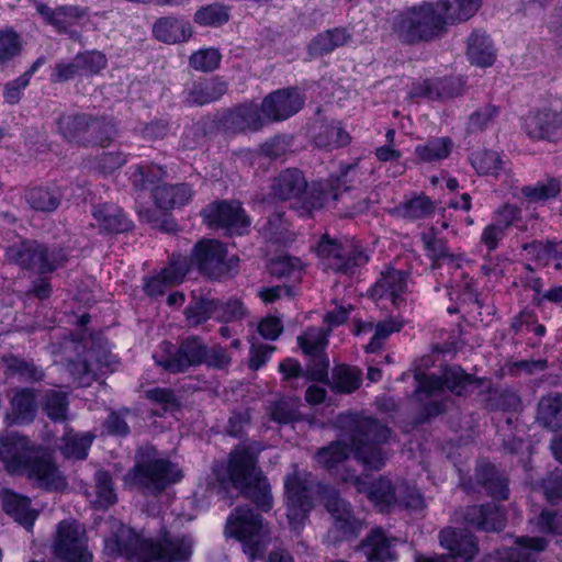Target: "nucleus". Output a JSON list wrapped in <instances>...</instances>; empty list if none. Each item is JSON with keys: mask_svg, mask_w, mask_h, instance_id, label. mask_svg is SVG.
<instances>
[{"mask_svg": "<svg viewBox=\"0 0 562 562\" xmlns=\"http://www.w3.org/2000/svg\"><path fill=\"white\" fill-rule=\"evenodd\" d=\"M25 199L30 206L40 212H53L60 203V194L56 189L34 187L27 190Z\"/></svg>", "mask_w": 562, "mask_h": 562, "instance_id": "obj_34", "label": "nucleus"}, {"mask_svg": "<svg viewBox=\"0 0 562 562\" xmlns=\"http://www.w3.org/2000/svg\"><path fill=\"white\" fill-rule=\"evenodd\" d=\"M468 58L477 67H491L496 59V49L490 36L482 31H474L468 40Z\"/></svg>", "mask_w": 562, "mask_h": 562, "instance_id": "obj_25", "label": "nucleus"}, {"mask_svg": "<svg viewBox=\"0 0 562 562\" xmlns=\"http://www.w3.org/2000/svg\"><path fill=\"white\" fill-rule=\"evenodd\" d=\"M216 306L217 302L214 301H203L196 303L195 305L191 306L187 312L189 322L195 325L201 324L202 322L206 321L213 315H216Z\"/></svg>", "mask_w": 562, "mask_h": 562, "instance_id": "obj_57", "label": "nucleus"}, {"mask_svg": "<svg viewBox=\"0 0 562 562\" xmlns=\"http://www.w3.org/2000/svg\"><path fill=\"white\" fill-rule=\"evenodd\" d=\"M35 9L48 24L58 31H66L68 26L74 25L85 15L83 11L77 7H59L53 10L41 1H35Z\"/></svg>", "mask_w": 562, "mask_h": 562, "instance_id": "obj_27", "label": "nucleus"}, {"mask_svg": "<svg viewBox=\"0 0 562 562\" xmlns=\"http://www.w3.org/2000/svg\"><path fill=\"white\" fill-rule=\"evenodd\" d=\"M481 5L482 0H440L436 7L424 4L401 14L395 31L405 42L428 40L447 23L467 21Z\"/></svg>", "mask_w": 562, "mask_h": 562, "instance_id": "obj_1", "label": "nucleus"}, {"mask_svg": "<svg viewBox=\"0 0 562 562\" xmlns=\"http://www.w3.org/2000/svg\"><path fill=\"white\" fill-rule=\"evenodd\" d=\"M401 329V324L390 319L382 323H379L375 326L374 335L371 341L367 345L366 349L368 352H373L381 347L383 341L394 331Z\"/></svg>", "mask_w": 562, "mask_h": 562, "instance_id": "obj_53", "label": "nucleus"}, {"mask_svg": "<svg viewBox=\"0 0 562 562\" xmlns=\"http://www.w3.org/2000/svg\"><path fill=\"white\" fill-rule=\"evenodd\" d=\"M349 143V135L339 126L330 125L324 131V135L316 138L319 147H340Z\"/></svg>", "mask_w": 562, "mask_h": 562, "instance_id": "obj_50", "label": "nucleus"}, {"mask_svg": "<svg viewBox=\"0 0 562 562\" xmlns=\"http://www.w3.org/2000/svg\"><path fill=\"white\" fill-rule=\"evenodd\" d=\"M257 451L254 445L238 447L231 454L226 479L241 491L256 490L258 492V499L256 501L258 506L267 510L271 507V497L268 483L256 467Z\"/></svg>", "mask_w": 562, "mask_h": 562, "instance_id": "obj_6", "label": "nucleus"}, {"mask_svg": "<svg viewBox=\"0 0 562 562\" xmlns=\"http://www.w3.org/2000/svg\"><path fill=\"white\" fill-rule=\"evenodd\" d=\"M94 494L95 495L92 502L100 507H108L115 502L116 497L113 492L112 482L108 473H97Z\"/></svg>", "mask_w": 562, "mask_h": 562, "instance_id": "obj_48", "label": "nucleus"}, {"mask_svg": "<svg viewBox=\"0 0 562 562\" xmlns=\"http://www.w3.org/2000/svg\"><path fill=\"white\" fill-rule=\"evenodd\" d=\"M303 263L300 258L282 256L271 261L270 271L278 277L300 279Z\"/></svg>", "mask_w": 562, "mask_h": 562, "instance_id": "obj_46", "label": "nucleus"}, {"mask_svg": "<svg viewBox=\"0 0 562 562\" xmlns=\"http://www.w3.org/2000/svg\"><path fill=\"white\" fill-rule=\"evenodd\" d=\"M182 477L178 465L159 458L155 449H147L137 459L133 474L126 476V483L162 490L168 484L177 483Z\"/></svg>", "mask_w": 562, "mask_h": 562, "instance_id": "obj_9", "label": "nucleus"}, {"mask_svg": "<svg viewBox=\"0 0 562 562\" xmlns=\"http://www.w3.org/2000/svg\"><path fill=\"white\" fill-rule=\"evenodd\" d=\"M465 519L483 530H499L504 526V515L495 505L472 507L468 510Z\"/></svg>", "mask_w": 562, "mask_h": 562, "instance_id": "obj_31", "label": "nucleus"}, {"mask_svg": "<svg viewBox=\"0 0 562 562\" xmlns=\"http://www.w3.org/2000/svg\"><path fill=\"white\" fill-rule=\"evenodd\" d=\"M326 507L335 517L338 528H344L345 525L350 522V509L346 502L335 497L327 502Z\"/></svg>", "mask_w": 562, "mask_h": 562, "instance_id": "obj_62", "label": "nucleus"}, {"mask_svg": "<svg viewBox=\"0 0 562 562\" xmlns=\"http://www.w3.org/2000/svg\"><path fill=\"white\" fill-rule=\"evenodd\" d=\"M225 246L217 240H202L193 251L192 260L203 273L220 278L231 272L238 262L236 256L226 258Z\"/></svg>", "mask_w": 562, "mask_h": 562, "instance_id": "obj_15", "label": "nucleus"}, {"mask_svg": "<svg viewBox=\"0 0 562 562\" xmlns=\"http://www.w3.org/2000/svg\"><path fill=\"white\" fill-rule=\"evenodd\" d=\"M80 63H78V55L75 57L72 61L69 63H60L56 65L53 74V81H66L75 78L78 75H83L81 71Z\"/></svg>", "mask_w": 562, "mask_h": 562, "instance_id": "obj_61", "label": "nucleus"}, {"mask_svg": "<svg viewBox=\"0 0 562 562\" xmlns=\"http://www.w3.org/2000/svg\"><path fill=\"white\" fill-rule=\"evenodd\" d=\"M93 218L100 229L110 233H122L131 227V223L123 212L111 204L95 206L93 210Z\"/></svg>", "mask_w": 562, "mask_h": 562, "instance_id": "obj_29", "label": "nucleus"}, {"mask_svg": "<svg viewBox=\"0 0 562 562\" xmlns=\"http://www.w3.org/2000/svg\"><path fill=\"white\" fill-rule=\"evenodd\" d=\"M471 164L480 175L494 177H498L505 171L506 166L501 155L494 150H479L473 153Z\"/></svg>", "mask_w": 562, "mask_h": 562, "instance_id": "obj_35", "label": "nucleus"}, {"mask_svg": "<svg viewBox=\"0 0 562 562\" xmlns=\"http://www.w3.org/2000/svg\"><path fill=\"white\" fill-rule=\"evenodd\" d=\"M432 211L431 201L425 195H418L412 198L401 205H398L394 212L397 216L416 220L426 216Z\"/></svg>", "mask_w": 562, "mask_h": 562, "instance_id": "obj_42", "label": "nucleus"}, {"mask_svg": "<svg viewBox=\"0 0 562 562\" xmlns=\"http://www.w3.org/2000/svg\"><path fill=\"white\" fill-rule=\"evenodd\" d=\"M190 268L189 261L182 256H172L170 265L158 276L153 277L145 282V291L149 295H160L165 289L183 281Z\"/></svg>", "mask_w": 562, "mask_h": 562, "instance_id": "obj_23", "label": "nucleus"}, {"mask_svg": "<svg viewBox=\"0 0 562 562\" xmlns=\"http://www.w3.org/2000/svg\"><path fill=\"white\" fill-rule=\"evenodd\" d=\"M544 547L546 541L542 538H521L514 548L502 553L499 562H530Z\"/></svg>", "mask_w": 562, "mask_h": 562, "instance_id": "obj_32", "label": "nucleus"}, {"mask_svg": "<svg viewBox=\"0 0 562 562\" xmlns=\"http://www.w3.org/2000/svg\"><path fill=\"white\" fill-rule=\"evenodd\" d=\"M423 243L427 255L431 259L442 261L439 265L440 267L447 265L450 268L452 266V256L448 255L442 240L437 237L432 229L423 235Z\"/></svg>", "mask_w": 562, "mask_h": 562, "instance_id": "obj_47", "label": "nucleus"}, {"mask_svg": "<svg viewBox=\"0 0 562 562\" xmlns=\"http://www.w3.org/2000/svg\"><path fill=\"white\" fill-rule=\"evenodd\" d=\"M194 21L203 26H220L228 21V11L224 5L210 4L195 12Z\"/></svg>", "mask_w": 562, "mask_h": 562, "instance_id": "obj_44", "label": "nucleus"}, {"mask_svg": "<svg viewBox=\"0 0 562 562\" xmlns=\"http://www.w3.org/2000/svg\"><path fill=\"white\" fill-rule=\"evenodd\" d=\"M20 52V41L13 31H0V61L10 59Z\"/></svg>", "mask_w": 562, "mask_h": 562, "instance_id": "obj_58", "label": "nucleus"}, {"mask_svg": "<svg viewBox=\"0 0 562 562\" xmlns=\"http://www.w3.org/2000/svg\"><path fill=\"white\" fill-rule=\"evenodd\" d=\"M316 254L327 268L342 273H352L355 268L367 263L369 259L367 254L352 240H345L341 244L327 236L319 240Z\"/></svg>", "mask_w": 562, "mask_h": 562, "instance_id": "obj_12", "label": "nucleus"}, {"mask_svg": "<svg viewBox=\"0 0 562 562\" xmlns=\"http://www.w3.org/2000/svg\"><path fill=\"white\" fill-rule=\"evenodd\" d=\"M394 541V539L386 538L381 530H374L364 540L360 550L369 561H392L395 558L393 552Z\"/></svg>", "mask_w": 562, "mask_h": 562, "instance_id": "obj_28", "label": "nucleus"}, {"mask_svg": "<svg viewBox=\"0 0 562 562\" xmlns=\"http://www.w3.org/2000/svg\"><path fill=\"white\" fill-rule=\"evenodd\" d=\"M54 554L64 562H91L85 529L75 520L58 525L54 542Z\"/></svg>", "mask_w": 562, "mask_h": 562, "instance_id": "obj_13", "label": "nucleus"}, {"mask_svg": "<svg viewBox=\"0 0 562 562\" xmlns=\"http://www.w3.org/2000/svg\"><path fill=\"white\" fill-rule=\"evenodd\" d=\"M225 535L239 540L250 559L260 558L268 541V532L261 519L248 508L238 507L229 515Z\"/></svg>", "mask_w": 562, "mask_h": 562, "instance_id": "obj_10", "label": "nucleus"}, {"mask_svg": "<svg viewBox=\"0 0 562 562\" xmlns=\"http://www.w3.org/2000/svg\"><path fill=\"white\" fill-rule=\"evenodd\" d=\"M216 316L225 322L241 318L245 315L243 303L238 300L228 301L226 304L217 303Z\"/></svg>", "mask_w": 562, "mask_h": 562, "instance_id": "obj_63", "label": "nucleus"}, {"mask_svg": "<svg viewBox=\"0 0 562 562\" xmlns=\"http://www.w3.org/2000/svg\"><path fill=\"white\" fill-rule=\"evenodd\" d=\"M505 234L506 229L492 220V222L483 229L481 241L488 251H493L498 247V244L505 237Z\"/></svg>", "mask_w": 562, "mask_h": 562, "instance_id": "obj_59", "label": "nucleus"}, {"mask_svg": "<svg viewBox=\"0 0 562 562\" xmlns=\"http://www.w3.org/2000/svg\"><path fill=\"white\" fill-rule=\"evenodd\" d=\"M190 537L154 541L135 533L132 529L115 522V532L105 539L104 552L109 557L124 555L133 562H169L184 560L192 552Z\"/></svg>", "mask_w": 562, "mask_h": 562, "instance_id": "obj_3", "label": "nucleus"}, {"mask_svg": "<svg viewBox=\"0 0 562 562\" xmlns=\"http://www.w3.org/2000/svg\"><path fill=\"white\" fill-rule=\"evenodd\" d=\"M561 191V184L557 179H548L521 189L522 195L530 203H542L555 198Z\"/></svg>", "mask_w": 562, "mask_h": 562, "instance_id": "obj_39", "label": "nucleus"}, {"mask_svg": "<svg viewBox=\"0 0 562 562\" xmlns=\"http://www.w3.org/2000/svg\"><path fill=\"white\" fill-rule=\"evenodd\" d=\"M92 442V436L89 434L66 432L58 448L67 458L83 459L88 454V449Z\"/></svg>", "mask_w": 562, "mask_h": 562, "instance_id": "obj_36", "label": "nucleus"}, {"mask_svg": "<svg viewBox=\"0 0 562 562\" xmlns=\"http://www.w3.org/2000/svg\"><path fill=\"white\" fill-rule=\"evenodd\" d=\"M206 358V349L201 340L188 339L178 349V351L165 359L157 360V363L171 372H181L191 366L201 363Z\"/></svg>", "mask_w": 562, "mask_h": 562, "instance_id": "obj_22", "label": "nucleus"}, {"mask_svg": "<svg viewBox=\"0 0 562 562\" xmlns=\"http://www.w3.org/2000/svg\"><path fill=\"white\" fill-rule=\"evenodd\" d=\"M451 142L448 138H434L415 149L418 158L426 162L445 159L451 151Z\"/></svg>", "mask_w": 562, "mask_h": 562, "instance_id": "obj_41", "label": "nucleus"}, {"mask_svg": "<svg viewBox=\"0 0 562 562\" xmlns=\"http://www.w3.org/2000/svg\"><path fill=\"white\" fill-rule=\"evenodd\" d=\"M522 250L526 252L527 259L548 265L551 259L562 258V241L559 244L532 241L525 244Z\"/></svg>", "mask_w": 562, "mask_h": 562, "instance_id": "obj_40", "label": "nucleus"}, {"mask_svg": "<svg viewBox=\"0 0 562 562\" xmlns=\"http://www.w3.org/2000/svg\"><path fill=\"white\" fill-rule=\"evenodd\" d=\"M44 409L47 416L52 419H65L67 418V398L63 392H52L47 395Z\"/></svg>", "mask_w": 562, "mask_h": 562, "instance_id": "obj_51", "label": "nucleus"}, {"mask_svg": "<svg viewBox=\"0 0 562 562\" xmlns=\"http://www.w3.org/2000/svg\"><path fill=\"white\" fill-rule=\"evenodd\" d=\"M125 156L119 151L103 153L99 158L97 168L102 173H111L125 164Z\"/></svg>", "mask_w": 562, "mask_h": 562, "instance_id": "obj_64", "label": "nucleus"}, {"mask_svg": "<svg viewBox=\"0 0 562 562\" xmlns=\"http://www.w3.org/2000/svg\"><path fill=\"white\" fill-rule=\"evenodd\" d=\"M78 63L81 65L82 74L93 75L106 66V58L102 53L93 50L78 54Z\"/></svg>", "mask_w": 562, "mask_h": 562, "instance_id": "obj_55", "label": "nucleus"}, {"mask_svg": "<svg viewBox=\"0 0 562 562\" xmlns=\"http://www.w3.org/2000/svg\"><path fill=\"white\" fill-rule=\"evenodd\" d=\"M154 34L161 42L177 43L188 40L191 36V29L188 23L161 19L155 23Z\"/></svg>", "mask_w": 562, "mask_h": 562, "instance_id": "obj_33", "label": "nucleus"}, {"mask_svg": "<svg viewBox=\"0 0 562 562\" xmlns=\"http://www.w3.org/2000/svg\"><path fill=\"white\" fill-rule=\"evenodd\" d=\"M265 116L262 117L256 105H241L237 108L233 114V122L241 130H259L263 124Z\"/></svg>", "mask_w": 562, "mask_h": 562, "instance_id": "obj_43", "label": "nucleus"}, {"mask_svg": "<svg viewBox=\"0 0 562 562\" xmlns=\"http://www.w3.org/2000/svg\"><path fill=\"white\" fill-rule=\"evenodd\" d=\"M226 92V83L214 79L194 82L188 91L187 102L192 105H203L218 100Z\"/></svg>", "mask_w": 562, "mask_h": 562, "instance_id": "obj_30", "label": "nucleus"}, {"mask_svg": "<svg viewBox=\"0 0 562 562\" xmlns=\"http://www.w3.org/2000/svg\"><path fill=\"white\" fill-rule=\"evenodd\" d=\"M7 259L23 269L46 273L60 267L66 261V256L60 250H49L35 240H21L7 249Z\"/></svg>", "mask_w": 562, "mask_h": 562, "instance_id": "obj_11", "label": "nucleus"}, {"mask_svg": "<svg viewBox=\"0 0 562 562\" xmlns=\"http://www.w3.org/2000/svg\"><path fill=\"white\" fill-rule=\"evenodd\" d=\"M316 461L321 467L335 472L342 481L353 482L358 491L367 493L369 499L381 510L387 508L396 501L395 490L389 480L380 479L372 486L368 487L367 483L360 477L344 473L348 472L350 459L340 441L321 449L316 454Z\"/></svg>", "mask_w": 562, "mask_h": 562, "instance_id": "obj_5", "label": "nucleus"}, {"mask_svg": "<svg viewBox=\"0 0 562 562\" xmlns=\"http://www.w3.org/2000/svg\"><path fill=\"white\" fill-rule=\"evenodd\" d=\"M3 509L15 521L30 529L38 512L31 506V501L27 497L19 495L12 491H4L2 493Z\"/></svg>", "mask_w": 562, "mask_h": 562, "instance_id": "obj_26", "label": "nucleus"}, {"mask_svg": "<svg viewBox=\"0 0 562 562\" xmlns=\"http://www.w3.org/2000/svg\"><path fill=\"white\" fill-rule=\"evenodd\" d=\"M59 130L63 136L69 140H79L85 138V134L95 136L100 145L112 139L115 135V127L110 122L92 120L88 121L85 115H68L59 121Z\"/></svg>", "mask_w": 562, "mask_h": 562, "instance_id": "obj_18", "label": "nucleus"}, {"mask_svg": "<svg viewBox=\"0 0 562 562\" xmlns=\"http://www.w3.org/2000/svg\"><path fill=\"white\" fill-rule=\"evenodd\" d=\"M492 220L507 231L521 220V211L518 206L506 203L493 213Z\"/></svg>", "mask_w": 562, "mask_h": 562, "instance_id": "obj_52", "label": "nucleus"}, {"mask_svg": "<svg viewBox=\"0 0 562 562\" xmlns=\"http://www.w3.org/2000/svg\"><path fill=\"white\" fill-rule=\"evenodd\" d=\"M0 460L11 473L25 474L37 485L48 490H60L66 480L50 454L31 445L13 432L0 436Z\"/></svg>", "mask_w": 562, "mask_h": 562, "instance_id": "obj_2", "label": "nucleus"}, {"mask_svg": "<svg viewBox=\"0 0 562 562\" xmlns=\"http://www.w3.org/2000/svg\"><path fill=\"white\" fill-rule=\"evenodd\" d=\"M164 171L157 166H136L132 169L130 180L137 190L149 191L160 209H172L188 203L192 190L188 184H160Z\"/></svg>", "mask_w": 562, "mask_h": 562, "instance_id": "obj_8", "label": "nucleus"}, {"mask_svg": "<svg viewBox=\"0 0 562 562\" xmlns=\"http://www.w3.org/2000/svg\"><path fill=\"white\" fill-rule=\"evenodd\" d=\"M417 394L420 401H428L426 412L429 417H437L448 412L453 402L446 395L447 390L461 396L473 393L481 386L479 380L465 373L460 367L443 369L440 378L434 374L416 373Z\"/></svg>", "mask_w": 562, "mask_h": 562, "instance_id": "obj_4", "label": "nucleus"}, {"mask_svg": "<svg viewBox=\"0 0 562 562\" xmlns=\"http://www.w3.org/2000/svg\"><path fill=\"white\" fill-rule=\"evenodd\" d=\"M360 371L356 368L339 366L331 376V389L339 393H351L360 386Z\"/></svg>", "mask_w": 562, "mask_h": 562, "instance_id": "obj_38", "label": "nucleus"}, {"mask_svg": "<svg viewBox=\"0 0 562 562\" xmlns=\"http://www.w3.org/2000/svg\"><path fill=\"white\" fill-rule=\"evenodd\" d=\"M522 128L532 139L558 142L562 139V112L551 106L530 111L524 119Z\"/></svg>", "mask_w": 562, "mask_h": 562, "instance_id": "obj_16", "label": "nucleus"}, {"mask_svg": "<svg viewBox=\"0 0 562 562\" xmlns=\"http://www.w3.org/2000/svg\"><path fill=\"white\" fill-rule=\"evenodd\" d=\"M562 398L561 397H543L538 407V422H550L551 419L562 417Z\"/></svg>", "mask_w": 562, "mask_h": 562, "instance_id": "obj_56", "label": "nucleus"}, {"mask_svg": "<svg viewBox=\"0 0 562 562\" xmlns=\"http://www.w3.org/2000/svg\"><path fill=\"white\" fill-rule=\"evenodd\" d=\"M371 427L359 429L351 438V450L357 461L361 462L368 470H378L384 465L386 456L382 452L378 441L370 439L374 432Z\"/></svg>", "mask_w": 562, "mask_h": 562, "instance_id": "obj_21", "label": "nucleus"}, {"mask_svg": "<svg viewBox=\"0 0 562 562\" xmlns=\"http://www.w3.org/2000/svg\"><path fill=\"white\" fill-rule=\"evenodd\" d=\"M204 221L211 227L224 228L229 235H241L248 231L249 218L239 203H213L203 212Z\"/></svg>", "mask_w": 562, "mask_h": 562, "instance_id": "obj_17", "label": "nucleus"}, {"mask_svg": "<svg viewBox=\"0 0 562 562\" xmlns=\"http://www.w3.org/2000/svg\"><path fill=\"white\" fill-rule=\"evenodd\" d=\"M303 104L304 98L297 90H278L262 101L261 112L267 121H281L299 112Z\"/></svg>", "mask_w": 562, "mask_h": 562, "instance_id": "obj_20", "label": "nucleus"}, {"mask_svg": "<svg viewBox=\"0 0 562 562\" xmlns=\"http://www.w3.org/2000/svg\"><path fill=\"white\" fill-rule=\"evenodd\" d=\"M408 286V277L398 270H387L382 273L372 289V295L375 300H390L393 305H397L403 300Z\"/></svg>", "mask_w": 562, "mask_h": 562, "instance_id": "obj_24", "label": "nucleus"}, {"mask_svg": "<svg viewBox=\"0 0 562 562\" xmlns=\"http://www.w3.org/2000/svg\"><path fill=\"white\" fill-rule=\"evenodd\" d=\"M220 61L221 54L214 48L200 49L190 57V65L200 71H212L218 67Z\"/></svg>", "mask_w": 562, "mask_h": 562, "instance_id": "obj_49", "label": "nucleus"}, {"mask_svg": "<svg viewBox=\"0 0 562 562\" xmlns=\"http://www.w3.org/2000/svg\"><path fill=\"white\" fill-rule=\"evenodd\" d=\"M273 194L280 200H299L305 209H318L325 205L327 199H338V193L327 191V186L317 182L307 189L303 173L297 169H286L273 180Z\"/></svg>", "mask_w": 562, "mask_h": 562, "instance_id": "obj_7", "label": "nucleus"}, {"mask_svg": "<svg viewBox=\"0 0 562 562\" xmlns=\"http://www.w3.org/2000/svg\"><path fill=\"white\" fill-rule=\"evenodd\" d=\"M308 476L310 474L306 472H297L294 470V472L289 474L284 481L285 495L288 499L286 515L290 525L294 529L299 528L303 524L307 512L312 507Z\"/></svg>", "mask_w": 562, "mask_h": 562, "instance_id": "obj_14", "label": "nucleus"}, {"mask_svg": "<svg viewBox=\"0 0 562 562\" xmlns=\"http://www.w3.org/2000/svg\"><path fill=\"white\" fill-rule=\"evenodd\" d=\"M38 64L40 61H36L30 71L23 74L21 77L7 85L4 90V99L8 103L14 104L21 99L22 90L29 85L31 76L37 68Z\"/></svg>", "mask_w": 562, "mask_h": 562, "instance_id": "obj_54", "label": "nucleus"}, {"mask_svg": "<svg viewBox=\"0 0 562 562\" xmlns=\"http://www.w3.org/2000/svg\"><path fill=\"white\" fill-rule=\"evenodd\" d=\"M485 471L491 475L483 480L484 486L487 492L495 498L505 499L508 495L507 483L503 479L495 476V469L486 467Z\"/></svg>", "mask_w": 562, "mask_h": 562, "instance_id": "obj_60", "label": "nucleus"}, {"mask_svg": "<svg viewBox=\"0 0 562 562\" xmlns=\"http://www.w3.org/2000/svg\"><path fill=\"white\" fill-rule=\"evenodd\" d=\"M440 543L446 548L450 557H416V562H468L477 552L475 540L467 531L457 532L447 528L440 533Z\"/></svg>", "mask_w": 562, "mask_h": 562, "instance_id": "obj_19", "label": "nucleus"}, {"mask_svg": "<svg viewBox=\"0 0 562 562\" xmlns=\"http://www.w3.org/2000/svg\"><path fill=\"white\" fill-rule=\"evenodd\" d=\"M350 35L344 29H334L321 33L310 44V49L315 54L330 53L335 48L345 45Z\"/></svg>", "mask_w": 562, "mask_h": 562, "instance_id": "obj_37", "label": "nucleus"}, {"mask_svg": "<svg viewBox=\"0 0 562 562\" xmlns=\"http://www.w3.org/2000/svg\"><path fill=\"white\" fill-rule=\"evenodd\" d=\"M328 333V329L311 328L299 337V345L305 353L316 355L325 348Z\"/></svg>", "mask_w": 562, "mask_h": 562, "instance_id": "obj_45", "label": "nucleus"}]
</instances>
